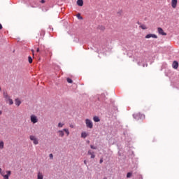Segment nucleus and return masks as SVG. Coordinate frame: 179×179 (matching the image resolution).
<instances>
[{
    "mask_svg": "<svg viewBox=\"0 0 179 179\" xmlns=\"http://www.w3.org/2000/svg\"><path fill=\"white\" fill-rule=\"evenodd\" d=\"M145 38H157V35L155 34H148L145 36Z\"/></svg>",
    "mask_w": 179,
    "mask_h": 179,
    "instance_id": "423d86ee",
    "label": "nucleus"
},
{
    "mask_svg": "<svg viewBox=\"0 0 179 179\" xmlns=\"http://www.w3.org/2000/svg\"><path fill=\"white\" fill-rule=\"evenodd\" d=\"M2 24H0V30H2Z\"/></svg>",
    "mask_w": 179,
    "mask_h": 179,
    "instance_id": "2f4dec72",
    "label": "nucleus"
},
{
    "mask_svg": "<svg viewBox=\"0 0 179 179\" xmlns=\"http://www.w3.org/2000/svg\"><path fill=\"white\" fill-rule=\"evenodd\" d=\"M7 101H8L10 106H12V104H13V100H12V99L10 98Z\"/></svg>",
    "mask_w": 179,
    "mask_h": 179,
    "instance_id": "aec40b11",
    "label": "nucleus"
},
{
    "mask_svg": "<svg viewBox=\"0 0 179 179\" xmlns=\"http://www.w3.org/2000/svg\"><path fill=\"white\" fill-rule=\"evenodd\" d=\"M64 130H59V131H57V134H58V135H59V136L60 138H64V136L65 135V134H64Z\"/></svg>",
    "mask_w": 179,
    "mask_h": 179,
    "instance_id": "1a4fd4ad",
    "label": "nucleus"
},
{
    "mask_svg": "<svg viewBox=\"0 0 179 179\" xmlns=\"http://www.w3.org/2000/svg\"><path fill=\"white\" fill-rule=\"evenodd\" d=\"M30 120L32 124H37V122H38V118H37V116H36V115H31L30 117Z\"/></svg>",
    "mask_w": 179,
    "mask_h": 179,
    "instance_id": "f03ea898",
    "label": "nucleus"
},
{
    "mask_svg": "<svg viewBox=\"0 0 179 179\" xmlns=\"http://www.w3.org/2000/svg\"><path fill=\"white\" fill-rule=\"evenodd\" d=\"M141 29H142L143 30H146V29H148V27H146V25L145 24H142L140 26Z\"/></svg>",
    "mask_w": 179,
    "mask_h": 179,
    "instance_id": "6ab92c4d",
    "label": "nucleus"
},
{
    "mask_svg": "<svg viewBox=\"0 0 179 179\" xmlns=\"http://www.w3.org/2000/svg\"><path fill=\"white\" fill-rule=\"evenodd\" d=\"M44 175H43V173L38 172L37 175V179H43Z\"/></svg>",
    "mask_w": 179,
    "mask_h": 179,
    "instance_id": "9b49d317",
    "label": "nucleus"
},
{
    "mask_svg": "<svg viewBox=\"0 0 179 179\" xmlns=\"http://www.w3.org/2000/svg\"><path fill=\"white\" fill-rule=\"evenodd\" d=\"M0 115H2V110H0Z\"/></svg>",
    "mask_w": 179,
    "mask_h": 179,
    "instance_id": "f704fd0d",
    "label": "nucleus"
},
{
    "mask_svg": "<svg viewBox=\"0 0 179 179\" xmlns=\"http://www.w3.org/2000/svg\"><path fill=\"white\" fill-rule=\"evenodd\" d=\"M173 69H178V62L174 61L172 64Z\"/></svg>",
    "mask_w": 179,
    "mask_h": 179,
    "instance_id": "6e6552de",
    "label": "nucleus"
},
{
    "mask_svg": "<svg viewBox=\"0 0 179 179\" xmlns=\"http://www.w3.org/2000/svg\"><path fill=\"white\" fill-rule=\"evenodd\" d=\"M77 5L78 6H83V0H78L77 1Z\"/></svg>",
    "mask_w": 179,
    "mask_h": 179,
    "instance_id": "ddd939ff",
    "label": "nucleus"
},
{
    "mask_svg": "<svg viewBox=\"0 0 179 179\" xmlns=\"http://www.w3.org/2000/svg\"><path fill=\"white\" fill-rule=\"evenodd\" d=\"M77 17H78V19H80V20H82V19H83V17H82V16H80V14H78V15H77Z\"/></svg>",
    "mask_w": 179,
    "mask_h": 179,
    "instance_id": "393cba45",
    "label": "nucleus"
},
{
    "mask_svg": "<svg viewBox=\"0 0 179 179\" xmlns=\"http://www.w3.org/2000/svg\"><path fill=\"white\" fill-rule=\"evenodd\" d=\"M41 3H45V0H41Z\"/></svg>",
    "mask_w": 179,
    "mask_h": 179,
    "instance_id": "7c9ffc66",
    "label": "nucleus"
},
{
    "mask_svg": "<svg viewBox=\"0 0 179 179\" xmlns=\"http://www.w3.org/2000/svg\"><path fill=\"white\" fill-rule=\"evenodd\" d=\"M0 90H1V87H0Z\"/></svg>",
    "mask_w": 179,
    "mask_h": 179,
    "instance_id": "58836bf2",
    "label": "nucleus"
},
{
    "mask_svg": "<svg viewBox=\"0 0 179 179\" xmlns=\"http://www.w3.org/2000/svg\"><path fill=\"white\" fill-rule=\"evenodd\" d=\"M63 131L66 134L67 136H69V129H63Z\"/></svg>",
    "mask_w": 179,
    "mask_h": 179,
    "instance_id": "f3484780",
    "label": "nucleus"
},
{
    "mask_svg": "<svg viewBox=\"0 0 179 179\" xmlns=\"http://www.w3.org/2000/svg\"><path fill=\"white\" fill-rule=\"evenodd\" d=\"M29 138L33 141L34 145H38V139L34 136H30Z\"/></svg>",
    "mask_w": 179,
    "mask_h": 179,
    "instance_id": "20e7f679",
    "label": "nucleus"
},
{
    "mask_svg": "<svg viewBox=\"0 0 179 179\" xmlns=\"http://www.w3.org/2000/svg\"><path fill=\"white\" fill-rule=\"evenodd\" d=\"M28 61H29V64H32L33 63V59L31 58V57L29 56Z\"/></svg>",
    "mask_w": 179,
    "mask_h": 179,
    "instance_id": "412c9836",
    "label": "nucleus"
},
{
    "mask_svg": "<svg viewBox=\"0 0 179 179\" xmlns=\"http://www.w3.org/2000/svg\"><path fill=\"white\" fill-rule=\"evenodd\" d=\"M68 83H72L73 81L71 78H67Z\"/></svg>",
    "mask_w": 179,
    "mask_h": 179,
    "instance_id": "b1692460",
    "label": "nucleus"
},
{
    "mask_svg": "<svg viewBox=\"0 0 179 179\" xmlns=\"http://www.w3.org/2000/svg\"><path fill=\"white\" fill-rule=\"evenodd\" d=\"M0 174L2 176V174H3V172H2V169L0 168Z\"/></svg>",
    "mask_w": 179,
    "mask_h": 179,
    "instance_id": "cd10ccee",
    "label": "nucleus"
},
{
    "mask_svg": "<svg viewBox=\"0 0 179 179\" xmlns=\"http://www.w3.org/2000/svg\"><path fill=\"white\" fill-rule=\"evenodd\" d=\"M84 164H86V160H85V161H84Z\"/></svg>",
    "mask_w": 179,
    "mask_h": 179,
    "instance_id": "c9c22d12",
    "label": "nucleus"
},
{
    "mask_svg": "<svg viewBox=\"0 0 179 179\" xmlns=\"http://www.w3.org/2000/svg\"><path fill=\"white\" fill-rule=\"evenodd\" d=\"M50 159H54V155L52 154L49 155Z\"/></svg>",
    "mask_w": 179,
    "mask_h": 179,
    "instance_id": "bb28decb",
    "label": "nucleus"
},
{
    "mask_svg": "<svg viewBox=\"0 0 179 179\" xmlns=\"http://www.w3.org/2000/svg\"><path fill=\"white\" fill-rule=\"evenodd\" d=\"M36 52H40V49H39V48H37V49H36Z\"/></svg>",
    "mask_w": 179,
    "mask_h": 179,
    "instance_id": "473e14b6",
    "label": "nucleus"
},
{
    "mask_svg": "<svg viewBox=\"0 0 179 179\" xmlns=\"http://www.w3.org/2000/svg\"><path fill=\"white\" fill-rule=\"evenodd\" d=\"M85 124H86L87 128H90V129H92V128H93V122H92V120H90L89 119H86Z\"/></svg>",
    "mask_w": 179,
    "mask_h": 179,
    "instance_id": "f257e3e1",
    "label": "nucleus"
},
{
    "mask_svg": "<svg viewBox=\"0 0 179 179\" xmlns=\"http://www.w3.org/2000/svg\"><path fill=\"white\" fill-rule=\"evenodd\" d=\"M157 31H158L159 34H161V36H167V34L166 32H164V31L163 30V29L162 27H158Z\"/></svg>",
    "mask_w": 179,
    "mask_h": 179,
    "instance_id": "39448f33",
    "label": "nucleus"
},
{
    "mask_svg": "<svg viewBox=\"0 0 179 179\" xmlns=\"http://www.w3.org/2000/svg\"><path fill=\"white\" fill-rule=\"evenodd\" d=\"M178 0H171V6L173 9L177 8Z\"/></svg>",
    "mask_w": 179,
    "mask_h": 179,
    "instance_id": "0eeeda50",
    "label": "nucleus"
},
{
    "mask_svg": "<svg viewBox=\"0 0 179 179\" xmlns=\"http://www.w3.org/2000/svg\"><path fill=\"white\" fill-rule=\"evenodd\" d=\"M139 1H143V0H139Z\"/></svg>",
    "mask_w": 179,
    "mask_h": 179,
    "instance_id": "ea45409f",
    "label": "nucleus"
},
{
    "mask_svg": "<svg viewBox=\"0 0 179 179\" xmlns=\"http://www.w3.org/2000/svg\"><path fill=\"white\" fill-rule=\"evenodd\" d=\"M93 120L94 121V122H100V118L97 116L94 117Z\"/></svg>",
    "mask_w": 179,
    "mask_h": 179,
    "instance_id": "4468645a",
    "label": "nucleus"
},
{
    "mask_svg": "<svg viewBox=\"0 0 179 179\" xmlns=\"http://www.w3.org/2000/svg\"><path fill=\"white\" fill-rule=\"evenodd\" d=\"M90 148H91V149H94V150L97 149V147L94 146L93 145H90Z\"/></svg>",
    "mask_w": 179,
    "mask_h": 179,
    "instance_id": "a878e982",
    "label": "nucleus"
},
{
    "mask_svg": "<svg viewBox=\"0 0 179 179\" xmlns=\"http://www.w3.org/2000/svg\"><path fill=\"white\" fill-rule=\"evenodd\" d=\"M103 179H107V178H104Z\"/></svg>",
    "mask_w": 179,
    "mask_h": 179,
    "instance_id": "4c0bfd02",
    "label": "nucleus"
},
{
    "mask_svg": "<svg viewBox=\"0 0 179 179\" xmlns=\"http://www.w3.org/2000/svg\"><path fill=\"white\" fill-rule=\"evenodd\" d=\"M87 136V134L86 132H83L81 134V138H86Z\"/></svg>",
    "mask_w": 179,
    "mask_h": 179,
    "instance_id": "a211bd4d",
    "label": "nucleus"
},
{
    "mask_svg": "<svg viewBox=\"0 0 179 179\" xmlns=\"http://www.w3.org/2000/svg\"><path fill=\"white\" fill-rule=\"evenodd\" d=\"M70 128H73V124H71Z\"/></svg>",
    "mask_w": 179,
    "mask_h": 179,
    "instance_id": "72a5a7b5",
    "label": "nucleus"
},
{
    "mask_svg": "<svg viewBox=\"0 0 179 179\" xmlns=\"http://www.w3.org/2000/svg\"><path fill=\"white\" fill-rule=\"evenodd\" d=\"M3 96L4 99H8V96H9V95L8 94V92H5L3 93Z\"/></svg>",
    "mask_w": 179,
    "mask_h": 179,
    "instance_id": "dca6fc26",
    "label": "nucleus"
},
{
    "mask_svg": "<svg viewBox=\"0 0 179 179\" xmlns=\"http://www.w3.org/2000/svg\"><path fill=\"white\" fill-rule=\"evenodd\" d=\"M6 175L5 173H1V176L3 179H9V176L12 175V171H6Z\"/></svg>",
    "mask_w": 179,
    "mask_h": 179,
    "instance_id": "7ed1b4c3",
    "label": "nucleus"
},
{
    "mask_svg": "<svg viewBox=\"0 0 179 179\" xmlns=\"http://www.w3.org/2000/svg\"><path fill=\"white\" fill-rule=\"evenodd\" d=\"M4 146H5V144H4L3 141H0V149L1 150L3 149Z\"/></svg>",
    "mask_w": 179,
    "mask_h": 179,
    "instance_id": "2eb2a0df",
    "label": "nucleus"
},
{
    "mask_svg": "<svg viewBox=\"0 0 179 179\" xmlns=\"http://www.w3.org/2000/svg\"><path fill=\"white\" fill-rule=\"evenodd\" d=\"M31 51H32V52H33V54H34V50H32Z\"/></svg>",
    "mask_w": 179,
    "mask_h": 179,
    "instance_id": "e433bc0d",
    "label": "nucleus"
},
{
    "mask_svg": "<svg viewBox=\"0 0 179 179\" xmlns=\"http://www.w3.org/2000/svg\"><path fill=\"white\" fill-rule=\"evenodd\" d=\"M10 99V96H8V98H6L5 100L6 101H8Z\"/></svg>",
    "mask_w": 179,
    "mask_h": 179,
    "instance_id": "c85d7f7f",
    "label": "nucleus"
},
{
    "mask_svg": "<svg viewBox=\"0 0 179 179\" xmlns=\"http://www.w3.org/2000/svg\"><path fill=\"white\" fill-rule=\"evenodd\" d=\"M64 123H61L59 122L57 125L58 128H62V127H64Z\"/></svg>",
    "mask_w": 179,
    "mask_h": 179,
    "instance_id": "4be33fe9",
    "label": "nucleus"
},
{
    "mask_svg": "<svg viewBox=\"0 0 179 179\" xmlns=\"http://www.w3.org/2000/svg\"><path fill=\"white\" fill-rule=\"evenodd\" d=\"M99 163L101 164V163H103V158H101Z\"/></svg>",
    "mask_w": 179,
    "mask_h": 179,
    "instance_id": "c756f323",
    "label": "nucleus"
},
{
    "mask_svg": "<svg viewBox=\"0 0 179 179\" xmlns=\"http://www.w3.org/2000/svg\"><path fill=\"white\" fill-rule=\"evenodd\" d=\"M15 105H17V107H19V106H20V104H22V101L20 100L19 99H16L15 100Z\"/></svg>",
    "mask_w": 179,
    "mask_h": 179,
    "instance_id": "f8f14e48",
    "label": "nucleus"
},
{
    "mask_svg": "<svg viewBox=\"0 0 179 179\" xmlns=\"http://www.w3.org/2000/svg\"><path fill=\"white\" fill-rule=\"evenodd\" d=\"M87 155H90L91 156V159H94V157H96V155H94V152L90 150L88 151Z\"/></svg>",
    "mask_w": 179,
    "mask_h": 179,
    "instance_id": "9d476101",
    "label": "nucleus"
},
{
    "mask_svg": "<svg viewBox=\"0 0 179 179\" xmlns=\"http://www.w3.org/2000/svg\"><path fill=\"white\" fill-rule=\"evenodd\" d=\"M131 176H132V173H130V172H129V173H127V178H129L130 177H131Z\"/></svg>",
    "mask_w": 179,
    "mask_h": 179,
    "instance_id": "5701e85b",
    "label": "nucleus"
}]
</instances>
